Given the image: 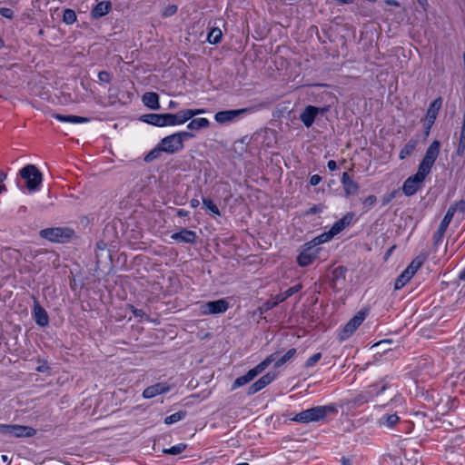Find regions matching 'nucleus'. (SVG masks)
<instances>
[{"label": "nucleus", "instance_id": "nucleus-50", "mask_svg": "<svg viewBox=\"0 0 465 465\" xmlns=\"http://www.w3.org/2000/svg\"><path fill=\"white\" fill-rule=\"evenodd\" d=\"M322 208L321 205H313L307 212V214H315L322 212Z\"/></svg>", "mask_w": 465, "mask_h": 465}, {"label": "nucleus", "instance_id": "nucleus-57", "mask_svg": "<svg viewBox=\"0 0 465 465\" xmlns=\"http://www.w3.org/2000/svg\"><path fill=\"white\" fill-rule=\"evenodd\" d=\"M188 214L187 211H184L183 209H180L177 211V215L180 217L186 216Z\"/></svg>", "mask_w": 465, "mask_h": 465}, {"label": "nucleus", "instance_id": "nucleus-56", "mask_svg": "<svg viewBox=\"0 0 465 465\" xmlns=\"http://www.w3.org/2000/svg\"><path fill=\"white\" fill-rule=\"evenodd\" d=\"M341 462L342 465H351V460L346 457H342L341 460Z\"/></svg>", "mask_w": 465, "mask_h": 465}, {"label": "nucleus", "instance_id": "nucleus-22", "mask_svg": "<svg viewBox=\"0 0 465 465\" xmlns=\"http://www.w3.org/2000/svg\"><path fill=\"white\" fill-rule=\"evenodd\" d=\"M346 196L354 195L359 191V184L355 183L348 173L344 172L341 179Z\"/></svg>", "mask_w": 465, "mask_h": 465}, {"label": "nucleus", "instance_id": "nucleus-39", "mask_svg": "<svg viewBox=\"0 0 465 465\" xmlns=\"http://www.w3.org/2000/svg\"><path fill=\"white\" fill-rule=\"evenodd\" d=\"M205 111L203 109H184L182 110V117L184 120V123H186L188 120L192 119L193 116L201 114H204Z\"/></svg>", "mask_w": 465, "mask_h": 465}, {"label": "nucleus", "instance_id": "nucleus-15", "mask_svg": "<svg viewBox=\"0 0 465 465\" xmlns=\"http://www.w3.org/2000/svg\"><path fill=\"white\" fill-rule=\"evenodd\" d=\"M249 111H250L249 108L221 111V112H218L215 114L214 119L217 123L223 124L226 123L232 122L237 117L246 114Z\"/></svg>", "mask_w": 465, "mask_h": 465}, {"label": "nucleus", "instance_id": "nucleus-64", "mask_svg": "<svg viewBox=\"0 0 465 465\" xmlns=\"http://www.w3.org/2000/svg\"><path fill=\"white\" fill-rule=\"evenodd\" d=\"M237 465H249L247 462L238 463Z\"/></svg>", "mask_w": 465, "mask_h": 465}, {"label": "nucleus", "instance_id": "nucleus-20", "mask_svg": "<svg viewBox=\"0 0 465 465\" xmlns=\"http://www.w3.org/2000/svg\"><path fill=\"white\" fill-rule=\"evenodd\" d=\"M170 387L164 382H158L144 389L143 396L145 399H152L157 395L169 391Z\"/></svg>", "mask_w": 465, "mask_h": 465}, {"label": "nucleus", "instance_id": "nucleus-54", "mask_svg": "<svg viewBox=\"0 0 465 465\" xmlns=\"http://www.w3.org/2000/svg\"><path fill=\"white\" fill-rule=\"evenodd\" d=\"M200 204V201L196 198H193L190 201V205L192 208H196L198 207Z\"/></svg>", "mask_w": 465, "mask_h": 465}, {"label": "nucleus", "instance_id": "nucleus-43", "mask_svg": "<svg viewBox=\"0 0 465 465\" xmlns=\"http://www.w3.org/2000/svg\"><path fill=\"white\" fill-rule=\"evenodd\" d=\"M203 203L213 214L218 215V216L221 215V213H220V210H219L218 206L212 200L207 199V198H203Z\"/></svg>", "mask_w": 465, "mask_h": 465}, {"label": "nucleus", "instance_id": "nucleus-47", "mask_svg": "<svg viewBox=\"0 0 465 465\" xmlns=\"http://www.w3.org/2000/svg\"><path fill=\"white\" fill-rule=\"evenodd\" d=\"M177 12V6L174 5H170L164 8L163 12V16H171Z\"/></svg>", "mask_w": 465, "mask_h": 465}, {"label": "nucleus", "instance_id": "nucleus-19", "mask_svg": "<svg viewBox=\"0 0 465 465\" xmlns=\"http://www.w3.org/2000/svg\"><path fill=\"white\" fill-rule=\"evenodd\" d=\"M171 238L177 242L193 243L197 239L195 232L188 229H182L171 235Z\"/></svg>", "mask_w": 465, "mask_h": 465}, {"label": "nucleus", "instance_id": "nucleus-52", "mask_svg": "<svg viewBox=\"0 0 465 465\" xmlns=\"http://www.w3.org/2000/svg\"><path fill=\"white\" fill-rule=\"evenodd\" d=\"M327 167L329 168L330 171H335L338 169V165L334 160H330L327 163Z\"/></svg>", "mask_w": 465, "mask_h": 465}, {"label": "nucleus", "instance_id": "nucleus-28", "mask_svg": "<svg viewBox=\"0 0 465 465\" xmlns=\"http://www.w3.org/2000/svg\"><path fill=\"white\" fill-rule=\"evenodd\" d=\"M400 420L399 416L396 413L392 414H385L383 415L380 420V425H385L388 428H393Z\"/></svg>", "mask_w": 465, "mask_h": 465}, {"label": "nucleus", "instance_id": "nucleus-14", "mask_svg": "<svg viewBox=\"0 0 465 465\" xmlns=\"http://www.w3.org/2000/svg\"><path fill=\"white\" fill-rule=\"evenodd\" d=\"M72 231L65 228H47L40 231V236L50 242H63L64 238L71 236Z\"/></svg>", "mask_w": 465, "mask_h": 465}, {"label": "nucleus", "instance_id": "nucleus-48", "mask_svg": "<svg viewBox=\"0 0 465 465\" xmlns=\"http://www.w3.org/2000/svg\"><path fill=\"white\" fill-rule=\"evenodd\" d=\"M0 15L3 16V17H5V18H12L13 15H14V11L11 9V8H8V7H1L0 8Z\"/></svg>", "mask_w": 465, "mask_h": 465}, {"label": "nucleus", "instance_id": "nucleus-37", "mask_svg": "<svg viewBox=\"0 0 465 465\" xmlns=\"http://www.w3.org/2000/svg\"><path fill=\"white\" fill-rule=\"evenodd\" d=\"M423 262V258L417 257L410 263V265L405 269V271H409L410 274L413 276L415 272L421 267Z\"/></svg>", "mask_w": 465, "mask_h": 465}, {"label": "nucleus", "instance_id": "nucleus-42", "mask_svg": "<svg viewBox=\"0 0 465 465\" xmlns=\"http://www.w3.org/2000/svg\"><path fill=\"white\" fill-rule=\"evenodd\" d=\"M186 444L184 443H179L177 445H174L171 447L170 449L163 450V453L170 454V455H178L182 453L186 449Z\"/></svg>", "mask_w": 465, "mask_h": 465}, {"label": "nucleus", "instance_id": "nucleus-2", "mask_svg": "<svg viewBox=\"0 0 465 465\" xmlns=\"http://www.w3.org/2000/svg\"><path fill=\"white\" fill-rule=\"evenodd\" d=\"M193 137V134L186 131H182L163 137L160 141L159 144L160 147H162L163 153L173 154L182 151L184 147V141L192 139Z\"/></svg>", "mask_w": 465, "mask_h": 465}, {"label": "nucleus", "instance_id": "nucleus-7", "mask_svg": "<svg viewBox=\"0 0 465 465\" xmlns=\"http://www.w3.org/2000/svg\"><path fill=\"white\" fill-rule=\"evenodd\" d=\"M428 174L418 169L417 173L408 177L402 185V192L406 196L415 194L422 186Z\"/></svg>", "mask_w": 465, "mask_h": 465}, {"label": "nucleus", "instance_id": "nucleus-38", "mask_svg": "<svg viewBox=\"0 0 465 465\" xmlns=\"http://www.w3.org/2000/svg\"><path fill=\"white\" fill-rule=\"evenodd\" d=\"M163 153L162 147H160V144L158 143L155 148L151 150L145 156L144 161L146 163H151L153 160L160 157L161 153Z\"/></svg>", "mask_w": 465, "mask_h": 465}, {"label": "nucleus", "instance_id": "nucleus-53", "mask_svg": "<svg viewBox=\"0 0 465 465\" xmlns=\"http://www.w3.org/2000/svg\"><path fill=\"white\" fill-rule=\"evenodd\" d=\"M48 370H49V366L47 365V363H46V362H45V363H43V364L39 365V366L36 368V371H38V372H45V371H48Z\"/></svg>", "mask_w": 465, "mask_h": 465}, {"label": "nucleus", "instance_id": "nucleus-25", "mask_svg": "<svg viewBox=\"0 0 465 465\" xmlns=\"http://www.w3.org/2000/svg\"><path fill=\"white\" fill-rule=\"evenodd\" d=\"M353 217L352 213H347L341 219L337 221L330 229L332 234L335 236L340 233L343 229H345L351 222Z\"/></svg>", "mask_w": 465, "mask_h": 465}, {"label": "nucleus", "instance_id": "nucleus-58", "mask_svg": "<svg viewBox=\"0 0 465 465\" xmlns=\"http://www.w3.org/2000/svg\"><path fill=\"white\" fill-rule=\"evenodd\" d=\"M394 197V193H391L388 198L383 199V204L388 203Z\"/></svg>", "mask_w": 465, "mask_h": 465}, {"label": "nucleus", "instance_id": "nucleus-44", "mask_svg": "<svg viewBox=\"0 0 465 465\" xmlns=\"http://www.w3.org/2000/svg\"><path fill=\"white\" fill-rule=\"evenodd\" d=\"M322 359V353L317 352L311 356L305 362L304 366L306 368H311L315 365Z\"/></svg>", "mask_w": 465, "mask_h": 465}, {"label": "nucleus", "instance_id": "nucleus-12", "mask_svg": "<svg viewBox=\"0 0 465 465\" xmlns=\"http://www.w3.org/2000/svg\"><path fill=\"white\" fill-rule=\"evenodd\" d=\"M320 248H315L313 244L307 242L297 257V262L302 267L312 264L318 257Z\"/></svg>", "mask_w": 465, "mask_h": 465}, {"label": "nucleus", "instance_id": "nucleus-13", "mask_svg": "<svg viewBox=\"0 0 465 465\" xmlns=\"http://www.w3.org/2000/svg\"><path fill=\"white\" fill-rule=\"evenodd\" d=\"M329 111V106L325 107H316L313 105H307L304 110L300 114V120L302 123L307 127H311L317 115L319 114H324L326 112Z\"/></svg>", "mask_w": 465, "mask_h": 465}, {"label": "nucleus", "instance_id": "nucleus-29", "mask_svg": "<svg viewBox=\"0 0 465 465\" xmlns=\"http://www.w3.org/2000/svg\"><path fill=\"white\" fill-rule=\"evenodd\" d=\"M418 142L414 139L410 140L404 147L401 150L399 157L403 160L410 156L415 150Z\"/></svg>", "mask_w": 465, "mask_h": 465}, {"label": "nucleus", "instance_id": "nucleus-23", "mask_svg": "<svg viewBox=\"0 0 465 465\" xmlns=\"http://www.w3.org/2000/svg\"><path fill=\"white\" fill-rule=\"evenodd\" d=\"M112 9V4L109 1L99 2L91 11L93 18H100L107 15Z\"/></svg>", "mask_w": 465, "mask_h": 465}, {"label": "nucleus", "instance_id": "nucleus-8", "mask_svg": "<svg viewBox=\"0 0 465 465\" xmlns=\"http://www.w3.org/2000/svg\"><path fill=\"white\" fill-rule=\"evenodd\" d=\"M369 311L367 309L361 310L358 312L353 318H351L342 328L341 332L339 333V339L341 341H345L348 339L356 329L362 323L368 315Z\"/></svg>", "mask_w": 465, "mask_h": 465}, {"label": "nucleus", "instance_id": "nucleus-32", "mask_svg": "<svg viewBox=\"0 0 465 465\" xmlns=\"http://www.w3.org/2000/svg\"><path fill=\"white\" fill-rule=\"evenodd\" d=\"M334 235L332 234L331 231L330 230L329 232H323L320 235H318L317 237H315L314 239H312L311 242H309L310 243L313 244V246L315 248H319L318 245L322 244V243H324L328 241H330Z\"/></svg>", "mask_w": 465, "mask_h": 465}, {"label": "nucleus", "instance_id": "nucleus-35", "mask_svg": "<svg viewBox=\"0 0 465 465\" xmlns=\"http://www.w3.org/2000/svg\"><path fill=\"white\" fill-rule=\"evenodd\" d=\"M465 152V122L462 123L460 134V140L457 147V154L459 156L463 155Z\"/></svg>", "mask_w": 465, "mask_h": 465}, {"label": "nucleus", "instance_id": "nucleus-62", "mask_svg": "<svg viewBox=\"0 0 465 465\" xmlns=\"http://www.w3.org/2000/svg\"><path fill=\"white\" fill-rule=\"evenodd\" d=\"M5 190H6L5 185V184H1V183H0V193H2L3 192H5Z\"/></svg>", "mask_w": 465, "mask_h": 465}, {"label": "nucleus", "instance_id": "nucleus-4", "mask_svg": "<svg viewBox=\"0 0 465 465\" xmlns=\"http://www.w3.org/2000/svg\"><path fill=\"white\" fill-rule=\"evenodd\" d=\"M19 174L25 181V187L29 192H35L43 182V174L35 164L23 167Z\"/></svg>", "mask_w": 465, "mask_h": 465}, {"label": "nucleus", "instance_id": "nucleus-55", "mask_svg": "<svg viewBox=\"0 0 465 465\" xmlns=\"http://www.w3.org/2000/svg\"><path fill=\"white\" fill-rule=\"evenodd\" d=\"M0 460L2 461L3 465H8L9 464V460H8L7 455L2 454L0 456Z\"/></svg>", "mask_w": 465, "mask_h": 465}, {"label": "nucleus", "instance_id": "nucleus-31", "mask_svg": "<svg viewBox=\"0 0 465 465\" xmlns=\"http://www.w3.org/2000/svg\"><path fill=\"white\" fill-rule=\"evenodd\" d=\"M412 275L410 274L409 271H403L396 279L394 288L395 290L401 289L411 279Z\"/></svg>", "mask_w": 465, "mask_h": 465}, {"label": "nucleus", "instance_id": "nucleus-18", "mask_svg": "<svg viewBox=\"0 0 465 465\" xmlns=\"http://www.w3.org/2000/svg\"><path fill=\"white\" fill-rule=\"evenodd\" d=\"M33 316L37 325L45 327L49 324V316L47 312L36 300H35L34 302Z\"/></svg>", "mask_w": 465, "mask_h": 465}, {"label": "nucleus", "instance_id": "nucleus-24", "mask_svg": "<svg viewBox=\"0 0 465 465\" xmlns=\"http://www.w3.org/2000/svg\"><path fill=\"white\" fill-rule=\"evenodd\" d=\"M142 100L143 104L151 110H158L160 108L159 95L154 92L145 93L143 95Z\"/></svg>", "mask_w": 465, "mask_h": 465}, {"label": "nucleus", "instance_id": "nucleus-5", "mask_svg": "<svg viewBox=\"0 0 465 465\" xmlns=\"http://www.w3.org/2000/svg\"><path fill=\"white\" fill-rule=\"evenodd\" d=\"M275 354L276 353H272L254 368L251 369L245 375L238 377L232 383V390L249 383L257 375L262 373L272 362H273L275 360Z\"/></svg>", "mask_w": 465, "mask_h": 465}, {"label": "nucleus", "instance_id": "nucleus-41", "mask_svg": "<svg viewBox=\"0 0 465 465\" xmlns=\"http://www.w3.org/2000/svg\"><path fill=\"white\" fill-rule=\"evenodd\" d=\"M63 21L67 25H73L76 21V14L72 9H65L63 15Z\"/></svg>", "mask_w": 465, "mask_h": 465}, {"label": "nucleus", "instance_id": "nucleus-59", "mask_svg": "<svg viewBox=\"0 0 465 465\" xmlns=\"http://www.w3.org/2000/svg\"><path fill=\"white\" fill-rule=\"evenodd\" d=\"M5 178H6V173L0 171V183H3Z\"/></svg>", "mask_w": 465, "mask_h": 465}, {"label": "nucleus", "instance_id": "nucleus-33", "mask_svg": "<svg viewBox=\"0 0 465 465\" xmlns=\"http://www.w3.org/2000/svg\"><path fill=\"white\" fill-rule=\"evenodd\" d=\"M302 288V284L301 283H298V284H295L290 288H288L286 291H284L283 292H282L280 295H278V299L280 302H283L285 301L286 299H288L289 297L292 296L293 294H295L296 292H298L299 291H301Z\"/></svg>", "mask_w": 465, "mask_h": 465}, {"label": "nucleus", "instance_id": "nucleus-1", "mask_svg": "<svg viewBox=\"0 0 465 465\" xmlns=\"http://www.w3.org/2000/svg\"><path fill=\"white\" fill-rule=\"evenodd\" d=\"M337 412L338 410L335 404L319 405L302 411L293 417H291L290 420L298 423L306 424L324 420L329 415H335Z\"/></svg>", "mask_w": 465, "mask_h": 465}, {"label": "nucleus", "instance_id": "nucleus-60", "mask_svg": "<svg viewBox=\"0 0 465 465\" xmlns=\"http://www.w3.org/2000/svg\"><path fill=\"white\" fill-rule=\"evenodd\" d=\"M459 279L460 281H465V269L460 273Z\"/></svg>", "mask_w": 465, "mask_h": 465}, {"label": "nucleus", "instance_id": "nucleus-45", "mask_svg": "<svg viewBox=\"0 0 465 465\" xmlns=\"http://www.w3.org/2000/svg\"><path fill=\"white\" fill-rule=\"evenodd\" d=\"M377 198L375 195H369L366 197L363 201V205L366 208V210H370L373 207V205L376 203Z\"/></svg>", "mask_w": 465, "mask_h": 465}, {"label": "nucleus", "instance_id": "nucleus-21", "mask_svg": "<svg viewBox=\"0 0 465 465\" xmlns=\"http://www.w3.org/2000/svg\"><path fill=\"white\" fill-rule=\"evenodd\" d=\"M451 220H452V218H451L450 212H447L446 214L444 215L437 232L434 233L433 238H434V245L435 246H438L441 242L442 238L446 232L447 228L450 225Z\"/></svg>", "mask_w": 465, "mask_h": 465}, {"label": "nucleus", "instance_id": "nucleus-61", "mask_svg": "<svg viewBox=\"0 0 465 465\" xmlns=\"http://www.w3.org/2000/svg\"><path fill=\"white\" fill-rule=\"evenodd\" d=\"M105 247V243L101 242H98L97 243V248L101 249V250H104Z\"/></svg>", "mask_w": 465, "mask_h": 465}, {"label": "nucleus", "instance_id": "nucleus-30", "mask_svg": "<svg viewBox=\"0 0 465 465\" xmlns=\"http://www.w3.org/2000/svg\"><path fill=\"white\" fill-rule=\"evenodd\" d=\"M296 354V349L292 348L287 351V352L282 355L281 358L276 359L274 361V368L278 369L281 366L284 365L287 361H289L294 355ZM277 356V353L275 354V357Z\"/></svg>", "mask_w": 465, "mask_h": 465}, {"label": "nucleus", "instance_id": "nucleus-27", "mask_svg": "<svg viewBox=\"0 0 465 465\" xmlns=\"http://www.w3.org/2000/svg\"><path fill=\"white\" fill-rule=\"evenodd\" d=\"M209 125L210 122L207 118H195L187 124V129L191 131H199L201 129L207 128Z\"/></svg>", "mask_w": 465, "mask_h": 465}, {"label": "nucleus", "instance_id": "nucleus-16", "mask_svg": "<svg viewBox=\"0 0 465 465\" xmlns=\"http://www.w3.org/2000/svg\"><path fill=\"white\" fill-rule=\"evenodd\" d=\"M441 105H442V98L441 97L436 98L430 104L428 111H427V114H426V121H427L426 132H425L426 134H429L432 124H434V122L437 118V114H438Z\"/></svg>", "mask_w": 465, "mask_h": 465}, {"label": "nucleus", "instance_id": "nucleus-17", "mask_svg": "<svg viewBox=\"0 0 465 465\" xmlns=\"http://www.w3.org/2000/svg\"><path fill=\"white\" fill-rule=\"evenodd\" d=\"M276 378L275 372H268L262 377H261L258 381H256L254 383H252L248 388V394H255L256 392L260 391L263 388H265L267 385H269L272 381H274Z\"/></svg>", "mask_w": 465, "mask_h": 465}, {"label": "nucleus", "instance_id": "nucleus-36", "mask_svg": "<svg viewBox=\"0 0 465 465\" xmlns=\"http://www.w3.org/2000/svg\"><path fill=\"white\" fill-rule=\"evenodd\" d=\"M222 36H223V33H222L221 29H219L218 27H214L209 33L207 40L210 44L215 45L221 41Z\"/></svg>", "mask_w": 465, "mask_h": 465}, {"label": "nucleus", "instance_id": "nucleus-6", "mask_svg": "<svg viewBox=\"0 0 465 465\" xmlns=\"http://www.w3.org/2000/svg\"><path fill=\"white\" fill-rule=\"evenodd\" d=\"M440 149V143L438 140H434L427 148L425 155L422 161L420 163L418 169L429 174L431 171V168L435 161L439 156Z\"/></svg>", "mask_w": 465, "mask_h": 465}, {"label": "nucleus", "instance_id": "nucleus-11", "mask_svg": "<svg viewBox=\"0 0 465 465\" xmlns=\"http://www.w3.org/2000/svg\"><path fill=\"white\" fill-rule=\"evenodd\" d=\"M230 305L225 299H219L216 301H210L201 305V314H222L224 313Z\"/></svg>", "mask_w": 465, "mask_h": 465}, {"label": "nucleus", "instance_id": "nucleus-40", "mask_svg": "<svg viewBox=\"0 0 465 465\" xmlns=\"http://www.w3.org/2000/svg\"><path fill=\"white\" fill-rule=\"evenodd\" d=\"M447 212H450L451 218H453L456 212L465 213V201L460 200L454 204L450 205Z\"/></svg>", "mask_w": 465, "mask_h": 465}, {"label": "nucleus", "instance_id": "nucleus-26", "mask_svg": "<svg viewBox=\"0 0 465 465\" xmlns=\"http://www.w3.org/2000/svg\"><path fill=\"white\" fill-rule=\"evenodd\" d=\"M54 117L60 122L70 123V124H84V123H88L90 121V119L87 117H82V116L71 115V114L65 115V114H54Z\"/></svg>", "mask_w": 465, "mask_h": 465}, {"label": "nucleus", "instance_id": "nucleus-46", "mask_svg": "<svg viewBox=\"0 0 465 465\" xmlns=\"http://www.w3.org/2000/svg\"><path fill=\"white\" fill-rule=\"evenodd\" d=\"M98 79L104 83H110L112 81V74L107 71H100L98 73Z\"/></svg>", "mask_w": 465, "mask_h": 465}, {"label": "nucleus", "instance_id": "nucleus-3", "mask_svg": "<svg viewBox=\"0 0 465 465\" xmlns=\"http://www.w3.org/2000/svg\"><path fill=\"white\" fill-rule=\"evenodd\" d=\"M142 120L154 126H174L184 124L182 117V110L177 114H147L142 116Z\"/></svg>", "mask_w": 465, "mask_h": 465}, {"label": "nucleus", "instance_id": "nucleus-51", "mask_svg": "<svg viewBox=\"0 0 465 465\" xmlns=\"http://www.w3.org/2000/svg\"><path fill=\"white\" fill-rule=\"evenodd\" d=\"M133 313L135 317L143 318L145 316V313L143 310L135 309L134 306L132 307Z\"/></svg>", "mask_w": 465, "mask_h": 465}, {"label": "nucleus", "instance_id": "nucleus-63", "mask_svg": "<svg viewBox=\"0 0 465 465\" xmlns=\"http://www.w3.org/2000/svg\"><path fill=\"white\" fill-rule=\"evenodd\" d=\"M388 3H389L390 5H396V6H398V5H399V3H398L397 1H395V0L390 1V2H388Z\"/></svg>", "mask_w": 465, "mask_h": 465}, {"label": "nucleus", "instance_id": "nucleus-10", "mask_svg": "<svg viewBox=\"0 0 465 465\" xmlns=\"http://www.w3.org/2000/svg\"><path fill=\"white\" fill-rule=\"evenodd\" d=\"M0 432L5 435H13L17 438L33 437L36 430L29 426L16 424H0Z\"/></svg>", "mask_w": 465, "mask_h": 465}, {"label": "nucleus", "instance_id": "nucleus-9", "mask_svg": "<svg viewBox=\"0 0 465 465\" xmlns=\"http://www.w3.org/2000/svg\"><path fill=\"white\" fill-rule=\"evenodd\" d=\"M389 386L388 381H386V378L381 379L377 383L371 384L369 387V391L365 394H358L352 401L354 404L361 405L365 402H368L369 400L373 397L380 395Z\"/></svg>", "mask_w": 465, "mask_h": 465}, {"label": "nucleus", "instance_id": "nucleus-49", "mask_svg": "<svg viewBox=\"0 0 465 465\" xmlns=\"http://www.w3.org/2000/svg\"><path fill=\"white\" fill-rule=\"evenodd\" d=\"M322 181V177L319 174H313L310 178V184L312 186L318 185Z\"/></svg>", "mask_w": 465, "mask_h": 465}, {"label": "nucleus", "instance_id": "nucleus-34", "mask_svg": "<svg viewBox=\"0 0 465 465\" xmlns=\"http://www.w3.org/2000/svg\"><path fill=\"white\" fill-rule=\"evenodd\" d=\"M186 415L187 412L185 411H179L172 415L167 416L164 419V423L167 425H171L173 423L183 420L186 417Z\"/></svg>", "mask_w": 465, "mask_h": 465}]
</instances>
